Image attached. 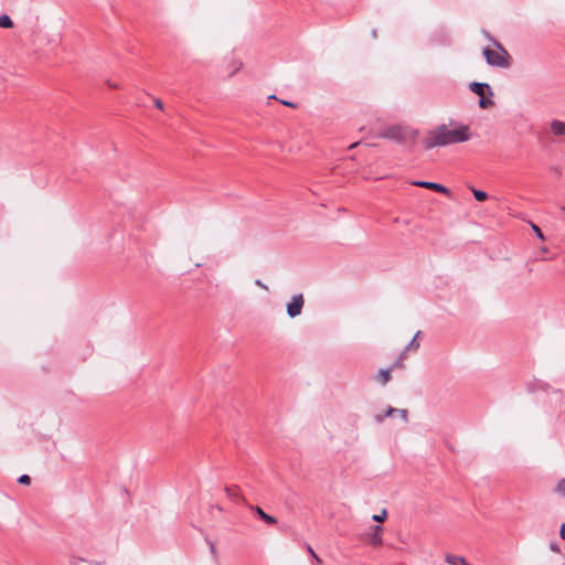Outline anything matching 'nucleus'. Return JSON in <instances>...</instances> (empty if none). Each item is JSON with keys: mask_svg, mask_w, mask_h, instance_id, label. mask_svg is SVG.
Masks as SVG:
<instances>
[{"mask_svg": "<svg viewBox=\"0 0 565 565\" xmlns=\"http://www.w3.org/2000/svg\"><path fill=\"white\" fill-rule=\"evenodd\" d=\"M307 551L309 552V554H310L312 557H313L315 555H317V554L315 553V551L312 550V547H311V546H308V547H307Z\"/></svg>", "mask_w": 565, "mask_h": 565, "instance_id": "obj_21", "label": "nucleus"}, {"mask_svg": "<svg viewBox=\"0 0 565 565\" xmlns=\"http://www.w3.org/2000/svg\"><path fill=\"white\" fill-rule=\"evenodd\" d=\"M257 513L267 524L276 523V520L273 516L265 513L260 508H257Z\"/></svg>", "mask_w": 565, "mask_h": 565, "instance_id": "obj_10", "label": "nucleus"}, {"mask_svg": "<svg viewBox=\"0 0 565 565\" xmlns=\"http://www.w3.org/2000/svg\"><path fill=\"white\" fill-rule=\"evenodd\" d=\"M470 139L469 127L466 125L446 126L441 125L430 130L425 140V148L445 147L452 143H460Z\"/></svg>", "mask_w": 565, "mask_h": 565, "instance_id": "obj_1", "label": "nucleus"}, {"mask_svg": "<svg viewBox=\"0 0 565 565\" xmlns=\"http://www.w3.org/2000/svg\"><path fill=\"white\" fill-rule=\"evenodd\" d=\"M241 67H242V63L241 62H236L234 64V66H233V70L231 71L230 75L235 74Z\"/></svg>", "mask_w": 565, "mask_h": 565, "instance_id": "obj_17", "label": "nucleus"}, {"mask_svg": "<svg viewBox=\"0 0 565 565\" xmlns=\"http://www.w3.org/2000/svg\"><path fill=\"white\" fill-rule=\"evenodd\" d=\"M313 558L318 565L322 563L321 558L318 555H315Z\"/></svg>", "mask_w": 565, "mask_h": 565, "instance_id": "obj_22", "label": "nucleus"}, {"mask_svg": "<svg viewBox=\"0 0 565 565\" xmlns=\"http://www.w3.org/2000/svg\"><path fill=\"white\" fill-rule=\"evenodd\" d=\"M559 535L563 540H565V523L561 526Z\"/></svg>", "mask_w": 565, "mask_h": 565, "instance_id": "obj_19", "label": "nucleus"}, {"mask_svg": "<svg viewBox=\"0 0 565 565\" xmlns=\"http://www.w3.org/2000/svg\"><path fill=\"white\" fill-rule=\"evenodd\" d=\"M556 491L559 494L565 495V478L558 482V484L556 487Z\"/></svg>", "mask_w": 565, "mask_h": 565, "instance_id": "obj_14", "label": "nucleus"}, {"mask_svg": "<svg viewBox=\"0 0 565 565\" xmlns=\"http://www.w3.org/2000/svg\"><path fill=\"white\" fill-rule=\"evenodd\" d=\"M386 518H387L386 510H383L381 514L373 515V520L376 522H384L386 520Z\"/></svg>", "mask_w": 565, "mask_h": 565, "instance_id": "obj_13", "label": "nucleus"}, {"mask_svg": "<svg viewBox=\"0 0 565 565\" xmlns=\"http://www.w3.org/2000/svg\"><path fill=\"white\" fill-rule=\"evenodd\" d=\"M412 184L415 185V186L433 190L435 192L443 193V194H446V195H449V193H450L449 190L446 186H444V185H441L439 183H435V182L414 181Z\"/></svg>", "mask_w": 565, "mask_h": 565, "instance_id": "obj_5", "label": "nucleus"}, {"mask_svg": "<svg viewBox=\"0 0 565 565\" xmlns=\"http://www.w3.org/2000/svg\"><path fill=\"white\" fill-rule=\"evenodd\" d=\"M281 103H282L284 105L288 106V107H292V108H295V107H296V105H295V104H292V103H290V102H285V100H282Z\"/></svg>", "mask_w": 565, "mask_h": 565, "instance_id": "obj_20", "label": "nucleus"}, {"mask_svg": "<svg viewBox=\"0 0 565 565\" xmlns=\"http://www.w3.org/2000/svg\"><path fill=\"white\" fill-rule=\"evenodd\" d=\"M372 533L370 534L369 543L373 546H381L383 544L382 532L383 529L379 525L371 527Z\"/></svg>", "mask_w": 565, "mask_h": 565, "instance_id": "obj_7", "label": "nucleus"}, {"mask_svg": "<svg viewBox=\"0 0 565 565\" xmlns=\"http://www.w3.org/2000/svg\"><path fill=\"white\" fill-rule=\"evenodd\" d=\"M303 306L302 296H295L288 305L287 311L290 317H296L301 312Z\"/></svg>", "mask_w": 565, "mask_h": 565, "instance_id": "obj_6", "label": "nucleus"}, {"mask_svg": "<svg viewBox=\"0 0 565 565\" xmlns=\"http://www.w3.org/2000/svg\"><path fill=\"white\" fill-rule=\"evenodd\" d=\"M390 372L386 370H381L379 373V380L382 384H386L390 381Z\"/></svg>", "mask_w": 565, "mask_h": 565, "instance_id": "obj_12", "label": "nucleus"}, {"mask_svg": "<svg viewBox=\"0 0 565 565\" xmlns=\"http://www.w3.org/2000/svg\"><path fill=\"white\" fill-rule=\"evenodd\" d=\"M111 88H118V85L117 84H110L109 85Z\"/></svg>", "mask_w": 565, "mask_h": 565, "instance_id": "obj_23", "label": "nucleus"}, {"mask_svg": "<svg viewBox=\"0 0 565 565\" xmlns=\"http://www.w3.org/2000/svg\"><path fill=\"white\" fill-rule=\"evenodd\" d=\"M19 482L22 484H29L31 482V479L28 475H23L19 478Z\"/></svg>", "mask_w": 565, "mask_h": 565, "instance_id": "obj_16", "label": "nucleus"}, {"mask_svg": "<svg viewBox=\"0 0 565 565\" xmlns=\"http://www.w3.org/2000/svg\"><path fill=\"white\" fill-rule=\"evenodd\" d=\"M483 55L488 64L497 67H509L511 64V56L508 51L499 43H495L494 49L486 47Z\"/></svg>", "mask_w": 565, "mask_h": 565, "instance_id": "obj_2", "label": "nucleus"}, {"mask_svg": "<svg viewBox=\"0 0 565 565\" xmlns=\"http://www.w3.org/2000/svg\"><path fill=\"white\" fill-rule=\"evenodd\" d=\"M551 131L555 136H565V122L559 120H553L551 122Z\"/></svg>", "mask_w": 565, "mask_h": 565, "instance_id": "obj_8", "label": "nucleus"}, {"mask_svg": "<svg viewBox=\"0 0 565 565\" xmlns=\"http://www.w3.org/2000/svg\"><path fill=\"white\" fill-rule=\"evenodd\" d=\"M0 28H3V29L13 28V22L9 15L3 14L0 17Z\"/></svg>", "mask_w": 565, "mask_h": 565, "instance_id": "obj_9", "label": "nucleus"}, {"mask_svg": "<svg viewBox=\"0 0 565 565\" xmlns=\"http://www.w3.org/2000/svg\"><path fill=\"white\" fill-rule=\"evenodd\" d=\"M154 106L160 109V110H163V104L162 102L159 99V98H156L154 99Z\"/></svg>", "mask_w": 565, "mask_h": 565, "instance_id": "obj_18", "label": "nucleus"}, {"mask_svg": "<svg viewBox=\"0 0 565 565\" xmlns=\"http://www.w3.org/2000/svg\"><path fill=\"white\" fill-rule=\"evenodd\" d=\"M470 89L480 97L479 105L481 108L487 109L493 106L491 99L493 93L488 84L471 83Z\"/></svg>", "mask_w": 565, "mask_h": 565, "instance_id": "obj_4", "label": "nucleus"}, {"mask_svg": "<svg viewBox=\"0 0 565 565\" xmlns=\"http://www.w3.org/2000/svg\"><path fill=\"white\" fill-rule=\"evenodd\" d=\"M379 136L397 142H406L416 138V131L407 126L394 125L380 131Z\"/></svg>", "mask_w": 565, "mask_h": 565, "instance_id": "obj_3", "label": "nucleus"}, {"mask_svg": "<svg viewBox=\"0 0 565 565\" xmlns=\"http://www.w3.org/2000/svg\"><path fill=\"white\" fill-rule=\"evenodd\" d=\"M532 230L534 231V233L537 235V237L540 239H544L543 233H542L541 228L537 225L532 224Z\"/></svg>", "mask_w": 565, "mask_h": 565, "instance_id": "obj_15", "label": "nucleus"}, {"mask_svg": "<svg viewBox=\"0 0 565 565\" xmlns=\"http://www.w3.org/2000/svg\"><path fill=\"white\" fill-rule=\"evenodd\" d=\"M562 211L565 212V206L562 207Z\"/></svg>", "mask_w": 565, "mask_h": 565, "instance_id": "obj_24", "label": "nucleus"}, {"mask_svg": "<svg viewBox=\"0 0 565 565\" xmlns=\"http://www.w3.org/2000/svg\"><path fill=\"white\" fill-rule=\"evenodd\" d=\"M472 194L479 202L486 201L488 199V194L481 190L472 189Z\"/></svg>", "mask_w": 565, "mask_h": 565, "instance_id": "obj_11", "label": "nucleus"}]
</instances>
